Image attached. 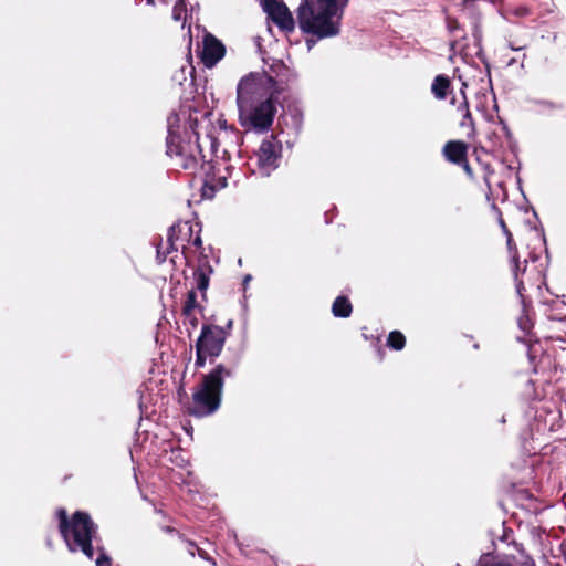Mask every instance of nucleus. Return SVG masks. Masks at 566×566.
Returning a JSON list of instances; mask_svg holds the SVG:
<instances>
[{"label": "nucleus", "instance_id": "nucleus-19", "mask_svg": "<svg viewBox=\"0 0 566 566\" xmlns=\"http://www.w3.org/2000/svg\"><path fill=\"white\" fill-rule=\"evenodd\" d=\"M387 346L394 350H401L406 346V337L399 331H392L387 337Z\"/></svg>", "mask_w": 566, "mask_h": 566}, {"label": "nucleus", "instance_id": "nucleus-8", "mask_svg": "<svg viewBox=\"0 0 566 566\" xmlns=\"http://www.w3.org/2000/svg\"><path fill=\"white\" fill-rule=\"evenodd\" d=\"M469 149L470 145L467 142L461 139H450L442 146L441 155L447 163L460 167L471 182L483 189L478 176L474 174V170L469 163Z\"/></svg>", "mask_w": 566, "mask_h": 566}, {"label": "nucleus", "instance_id": "nucleus-4", "mask_svg": "<svg viewBox=\"0 0 566 566\" xmlns=\"http://www.w3.org/2000/svg\"><path fill=\"white\" fill-rule=\"evenodd\" d=\"M59 532L70 552L81 551L87 558L93 559V539L97 533V525L87 512L76 511L71 517L64 507L56 510Z\"/></svg>", "mask_w": 566, "mask_h": 566}, {"label": "nucleus", "instance_id": "nucleus-17", "mask_svg": "<svg viewBox=\"0 0 566 566\" xmlns=\"http://www.w3.org/2000/svg\"><path fill=\"white\" fill-rule=\"evenodd\" d=\"M475 160L481 167L482 171V184L484 185V188L488 192H492V176L495 174L494 168L492 165L488 161H483L480 156H476Z\"/></svg>", "mask_w": 566, "mask_h": 566}, {"label": "nucleus", "instance_id": "nucleus-35", "mask_svg": "<svg viewBox=\"0 0 566 566\" xmlns=\"http://www.w3.org/2000/svg\"><path fill=\"white\" fill-rule=\"evenodd\" d=\"M226 185H227L226 178H220L219 179V188H223V187H226Z\"/></svg>", "mask_w": 566, "mask_h": 566}, {"label": "nucleus", "instance_id": "nucleus-31", "mask_svg": "<svg viewBox=\"0 0 566 566\" xmlns=\"http://www.w3.org/2000/svg\"><path fill=\"white\" fill-rule=\"evenodd\" d=\"M458 27L459 24L457 20L450 18L448 19V28L450 29V31L458 29Z\"/></svg>", "mask_w": 566, "mask_h": 566}, {"label": "nucleus", "instance_id": "nucleus-11", "mask_svg": "<svg viewBox=\"0 0 566 566\" xmlns=\"http://www.w3.org/2000/svg\"><path fill=\"white\" fill-rule=\"evenodd\" d=\"M262 7L269 19H271L281 31L291 33L295 30V20L284 2L263 0Z\"/></svg>", "mask_w": 566, "mask_h": 566}, {"label": "nucleus", "instance_id": "nucleus-34", "mask_svg": "<svg viewBox=\"0 0 566 566\" xmlns=\"http://www.w3.org/2000/svg\"><path fill=\"white\" fill-rule=\"evenodd\" d=\"M163 530H164L166 533H175V532H177V530H176V528H174V527H171V526H165Z\"/></svg>", "mask_w": 566, "mask_h": 566}, {"label": "nucleus", "instance_id": "nucleus-26", "mask_svg": "<svg viewBox=\"0 0 566 566\" xmlns=\"http://www.w3.org/2000/svg\"><path fill=\"white\" fill-rule=\"evenodd\" d=\"M507 13L515 17H526L530 14V9L525 6H517L515 8L507 9Z\"/></svg>", "mask_w": 566, "mask_h": 566}, {"label": "nucleus", "instance_id": "nucleus-32", "mask_svg": "<svg viewBox=\"0 0 566 566\" xmlns=\"http://www.w3.org/2000/svg\"><path fill=\"white\" fill-rule=\"evenodd\" d=\"M482 566H513V565L507 562L500 560V562H494V563H490V564H484Z\"/></svg>", "mask_w": 566, "mask_h": 566}, {"label": "nucleus", "instance_id": "nucleus-2", "mask_svg": "<svg viewBox=\"0 0 566 566\" xmlns=\"http://www.w3.org/2000/svg\"><path fill=\"white\" fill-rule=\"evenodd\" d=\"M197 125V119L191 120L190 130L185 129L184 135L169 129L166 138V154L175 158L182 169L190 170L192 174L200 169L208 176L213 168L212 159L203 154Z\"/></svg>", "mask_w": 566, "mask_h": 566}, {"label": "nucleus", "instance_id": "nucleus-6", "mask_svg": "<svg viewBox=\"0 0 566 566\" xmlns=\"http://www.w3.org/2000/svg\"><path fill=\"white\" fill-rule=\"evenodd\" d=\"M240 125L256 133L268 132L276 114V97L238 107Z\"/></svg>", "mask_w": 566, "mask_h": 566}, {"label": "nucleus", "instance_id": "nucleus-28", "mask_svg": "<svg viewBox=\"0 0 566 566\" xmlns=\"http://www.w3.org/2000/svg\"><path fill=\"white\" fill-rule=\"evenodd\" d=\"M174 250L170 249V245L167 248L166 252H161L160 247L157 248V260L159 263L165 262L167 255L171 253Z\"/></svg>", "mask_w": 566, "mask_h": 566}, {"label": "nucleus", "instance_id": "nucleus-33", "mask_svg": "<svg viewBox=\"0 0 566 566\" xmlns=\"http://www.w3.org/2000/svg\"><path fill=\"white\" fill-rule=\"evenodd\" d=\"M521 566H536V565H535V562L531 557H526L522 562Z\"/></svg>", "mask_w": 566, "mask_h": 566}, {"label": "nucleus", "instance_id": "nucleus-7", "mask_svg": "<svg viewBox=\"0 0 566 566\" xmlns=\"http://www.w3.org/2000/svg\"><path fill=\"white\" fill-rule=\"evenodd\" d=\"M232 328V319H228L223 326H219L212 322H206L201 325V331L195 347H199L218 358L224 348L227 339L231 336Z\"/></svg>", "mask_w": 566, "mask_h": 566}, {"label": "nucleus", "instance_id": "nucleus-30", "mask_svg": "<svg viewBox=\"0 0 566 566\" xmlns=\"http://www.w3.org/2000/svg\"><path fill=\"white\" fill-rule=\"evenodd\" d=\"M460 108L464 109V118L472 119L468 101L464 98V102L461 104Z\"/></svg>", "mask_w": 566, "mask_h": 566}, {"label": "nucleus", "instance_id": "nucleus-12", "mask_svg": "<svg viewBox=\"0 0 566 566\" xmlns=\"http://www.w3.org/2000/svg\"><path fill=\"white\" fill-rule=\"evenodd\" d=\"M502 226H503L505 234H506V244H507V249H509V252H510L512 271H513L514 279H515V282H516V290H517L518 294L521 296H523L522 292L525 290L523 276L526 274V270H527L526 269V263H527V261L524 260V262H523L524 266L522 268L521 266L522 263L520 261L517 248H516V245L514 243L512 233L506 229V226L504 224V222H502Z\"/></svg>", "mask_w": 566, "mask_h": 566}, {"label": "nucleus", "instance_id": "nucleus-39", "mask_svg": "<svg viewBox=\"0 0 566 566\" xmlns=\"http://www.w3.org/2000/svg\"><path fill=\"white\" fill-rule=\"evenodd\" d=\"M250 279H251V276H250V275H247V276L244 277L243 283H244V284H245V283H248Z\"/></svg>", "mask_w": 566, "mask_h": 566}, {"label": "nucleus", "instance_id": "nucleus-14", "mask_svg": "<svg viewBox=\"0 0 566 566\" xmlns=\"http://www.w3.org/2000/svg\"><path fill=\"white\" fill-rule=\"evenodd\" d=\"M213 269L209 263L207 255H200L198 259V265L193 271V279L196 281V289L201 293V297L205 301L207 298L206 292L209 287L210 275Z\"/></svg>", "mask_w": 566, "mask_h": 566}, {"label": "nucleus", "instance_id": "nucleus-9", "mask_svg": "<svg viewBox=\"0 0 566 566\" xmlns=\"http://www.w3.org/2000/svg\"><path fill=\"white\" fill-rule=\"evenodd\" d=\"M254 155L258 172L262 177H269L280 165L282 143L276 136L270 135L263 139Z\"/></svg>", "mask_w": 566, "mask_h": 566}, {"label": "nucleus", "instance_id": "nucleus-13", "mask_svg": "<svg viewBox=\"0 0 566 566\" xmlns=\"http://www.w3.org/2000/svg\"><path fill=\"white\" fill-rule=\"evenodd\" d=\"M226 54L223 43L212 34H206L203 38L201 62L206 67H213Z\"/></svg>", "mask_w": 566, "mask_h": 566}, {"label": "nucleus", "instance_id": "nucleus-29", "mask_svg": "<svg viewBox=\"0 0 566 566\" xmlns=\"http://www.w3.org/2000/svg\"><path fill=\"white\" fill-rule=\"evenodd\" d=\"M184 317L188 321L189 325H190L193 329H196V328L198 327V325H199V319H198V318H197V316L193 314V312H190V316H184Z\"/></svg>", "mask_w": 566, "mask_h": 566}, {"label": "nucleus", "instance_id": "nucleus-16", "mask_svg": "<svg viewBox=\"0 0 566 566\" xmlns=\"http://www.w3.org/2000/svg\"><path fill=\"white\" fill-rule=\"evenodd\" d=\"M353 305L347 296H337L332 304V313L335 317L347 318L352 315Z\"/></svg>", "mask_w": 566, "mask_h": 566}, {"label": "nucleus", "instance_id": "nucleus-10", "mask_svg": "<svg viewBox=\"0 0 566 566\" xmlns=\"http://www.w3.org/2000/svg\"><path fill=\"white\" fill-rule=\"evenodd\" d=\"M195 227H199V224H192L189 221H179L172 224L168 230V245H170V249L175 252L181 248V253L188 266H190L189 244L195 233Z\"/></svg>", "mask_w": 566, "mask_h": 566}, {"label": "nucleus", "instance_id": "nucleus-38", "mask_svg": "<svg viewBox=\"0 0 566 566\" xmlns=\"http://www.w3.org/2000/svg\"><path fill=\"white\" fill-rule=\"evenodd\" d=\"M280 67H281L284 72H286V73H289V72H290L289 67H287V66H285L284 64H281V65H280Z\"/></svg>", "mask_w": 566, "mask_h": 566}, {"label": "nucleus", "instance_id": "nucleus-15", "mask_svg": "<svg viewBox=\"0 0 566 566\" xmlns=\"http://www.w3.org/2000/svg\"><path fill=\"white\" fill-rule=\"evenodd\" d=\"M451 88V80L446 74H439L434 77L431 92L438 99H444L448 96V93Z\"/></svg>", "mask_w": 566, "mask_h": 566}, {"label": "nucleus", "instance_id": "nucleus-22", "mask_svg": "<svg viewBox=\"0 0 566 566\" xmlns=\"http://www.w3.org/2000/svg\"><path fill=\"white\" fill-rule=\"evenodd\" d=\"M186 2L185 0H177L172 7V18L175 21H181L186 15Z\"/></svg>", "mask_w": 566, "mask_h": 566}, {"label": "nucleus", "instance_id": "nucleus-24", "mask_svg": "<svg viewBox=\"0 0 566 566\" xmlns=\"http://www.w3.org/2000/svg\"><path fill=\"white\" fill-rule=\"evenodd\" d=\"M99 556L96 559V566H112V558L105 553L104 547H97Z\"/></svg>", "mask_w": 566, "mask_h": 566}, {"label": "nucleus", "instance_id": "nucleus-37", "mask_svg": "<svg viewBox=\"0 0 566 566\" xmlns=\"http://www.w3.org/2000/svg\"><path fill=\"white\" fill-rule=\"evenodd\" d=\"M188 551H189V553H190V555H191V556H195L196 547H191V546H189Z\"/></svg>", "mask_w": 566, "mask_h": 566}, {"label": "nucleus", "instance_id": "nucleus-21", "mask_svg": "<svg viewBox=\"0 0 566 566\" xmlns=\"http://www.w3.org/2000/svg\"><path fill=\"white\" fill-rule=\"evenodd\" d=\"M195 348H196V360H195L196 369L203 368L206 366L207 361H210L212 364L217 359L214 356H212L211 354H208L207 352L202 350L201 348H199V347H195Z\"/></svg>", "mask_w": 566, "mask_h": 566}, {"label": "nucleus", "instance_id": "nucleus-20", "mask_svg": "<svg viewBox=\"0 0 566 566\" xmlns=\"http://www.w3.org/2000/svg\"><path fill=\"white\" fill-rule=\"evenodd\" d=\"M518 327L525 333V335H530L531 331L534 326L533 319L530 316L528 310L525 305H523L522 314L517 319Z\"/></svg>", "mask_w": 566, "mask_h": 566}, {"label": "nucleus", "instance_id": "nucleus-18", "mask_svg": "<svg viewBox=\"0 0 566 566\" xmlns=\"http://www.w3.org/2000/svg\"><path fill=\"white\" fill-rule=\"evenodd\" d=\"M196 308L199 310L200 313L203 312V307L197 302V293L195 289H191L187 293V297L181 308V314L182 316H190V312H193Z\"/></svg>", "mask_w": 566, "mask_h": 566}, {"label": "nucleus", "instance_id": "nucleus-27", "mask_svg": "<svg viewBox=\"0 0 566 566\" xmlns=\"http://www.w3.org/2000/svg\"><path fill=\"white\" fill-rule=\"evenodd\" d=\"M190 244H192L197 249H201L202 248V239L200 237V228L197 230V234L192 235Z\"/></svg>", "mask_w": 566, "mask_h": 566}, {"label": "nucleus", "instance_id": "nucleus-5", "mask_svg": "<svg viewBox=\"0 0 566 566\" xmlns=\"http://www.w3.org/2000/svg\"><path fill=\"white\" fill-rule=\"evenodd\" d=\"M275 81L265 72H251L243 76L237 87L238 107L275 97Z\"/></svg>", "mask_w": 566, "mask_h": 566}, {"label": "nucleus", "instance_id": "nucleus-3", "mask_svg": "<svg viewBox=\"0 0 566 566\" xmlns=\"http://www.w3.org/2000/svg\"><path fill=\"white\" fill-rule=\"evenodd\" d=\"M235 373V364H217L201 381L192 394V401L187 406V412L196 418L213 415L221 405L224 379L231 378Z\"/></svg>", "mask_w": 566, "mask_h": 566}, {"label": "nucleus", "instance_id": "nucleus-25", "mask_svg": "<svg viewBox=\"0 0 566 566\" xmlns=\"http://www.w3.org/2000/svg\"><path fill=\"white\" fill-rule=\"evenodd\" d=\"M189 546L196 547V551H197L199 557H201L205 560L210 562L212 564V566H218L217 562L208 554V552L202 549V548H200L199 546H197L196 543L189 542Z\"/></svg>", "mask_w": 566, "mask_h": 566}, {"label": "nucleus", "instance_id": "nucleus-23", "mask_svg": "<svg viewBox=\"0 0 566 566\" xmlns=\"http://www.w3.org/2000/svg\"><path fill=\"white\" fill-rule=\"evenodd\" d=\"M216 190L217 187L212 185L211 180L206 178L201 187L202 198L212 199L214 197Z\"/></svg>", "mask_w": 566, "mask_h": 566}, {"label": "nucleus", "instance_id": "nucleus-36", "mask_svg": "<svg viewBox=\"0 0 566 566\" xmlns=\"http://www.w3.org/2000/svg\"><path fill=\"white\" fill-rule=\"evenodd\" d=\"M207 138H209V140H210V146H211V148L213 149V148H214V146H216V139H214V138H212V137H211V136H209V135L207 136Z\"/></svg>", "mask_w": 566, "mask_h": 566}, {"label": "nucleus", "instance_id": "nucleus-1", "mask_svg": "<svg viewBox=\"0 0 566 566\" xmlns=\"http://www.w3.org/2000/svg\"><path fill=\"white\" fill-rule=\"evenodd\" d=\"M348 3L349 0H301L296 9V22L302 33L312 36L306 39L308 49L318 40L340 34Z\"/></svg>", "mask_w": 566, "mask_h": 566}]
</instances>
